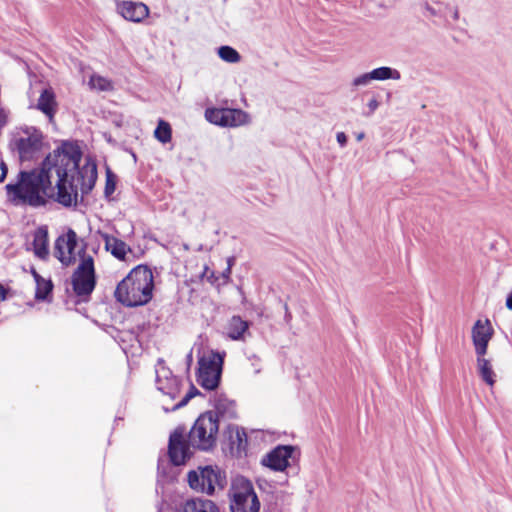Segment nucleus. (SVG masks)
Listing matches in <instances>:
<instances>
[{
    "mask_svg": "<svg viewBox=\"0 0 512 512\" xmlns=\"http://www.w3.org/2000/svg\"><path fill=\"white\" fill-rule=\"evenodd\" d=\"M81 161L76 145L63 144L46 156L39 169L22 171L16 183L6 185L10 201L40 206L48 197L66 207L76 205L79 189L88 193L97 180L95 161L88 157Z\"/></svg>",
    "mask_w": 512,
    "mask_h": 512,
    "instance_id": "obj_1",
    "label": "nucleus"
},
{
    "mask_svg": "<svg viewBox=\"0 0 512 512\" xmlns=\"http://www.w3.org/2000/svg\"><path fill=\"white\" fill-rule=\"evenodd\" d=\"M153 288L152 271L147 266L139 265L118 283L114 296L126 307L142 306L152 299Z\"/></svg>",
    "mask_w": 512,
    "mask_h": 512,
    "instance_id": "obj_2",
    "label": "nucleus"
},
{
    "mask_svg": "<svg viewBox=\"0 0 512 512\" xmlns=\"http://www.w3.org/2000/svg\"><path fill=\"white\" fill-rule=\"evenodd\" d=\"M156 386L163 394L162 407L165 412L175 411L185 406L197 393V390L194 387H191V390L187 392L177 403L169 405V401H173L179 397L182 382L172 375L170 369L163 365L156 369Z\"/></svg>",
    "mask_w": 512,
    "mask_h": 512,
    "instance_id": "obj_3",
    "label": "nucleus"
},
{
    "mask_svg": "<svg viewBox=\"0 0 512 512\" xmlns=\"http://www.w3.org/2000/svg\"><path fill=\"white\" fill-rule=\"evenodd\" d=\"M231 512H259L260 502L250 480L236 476L229 489Z\"/></svg>",
    "mask_w": 512,
    "mask_h": 512,
    "instance_id": "obj_4",
    "label": "nucleus"
},
{
    "mask_svg": "<svg viewBox=\"0 0 512 512\" xmlns=\"http://www.w3.org/2000/svg\"><path fill=\"white\" fill-rule=\"evenodd\" d=\"M218 430V419L213 412L203 413L189 432V443L200 450H210L216 445Z\"/></svg>",
    "mask_w": 512,
    "mask_h": 512,
    "instance_id": "obj_5",
    "label": "nucleus"
},
{
    "mask_svg": "<svg viewBox=\"0 0 512 512\" xmlns=\"http://www.w3.org/2000/svg\"><path fill=\"white\" fill-rule=\"evenodd\" d=\"M72 287L77 296L92 293L96 284L94 257L90 253L79 252V263L72 275Z\"/></svg>",
    "mask_w": 512,
    "mask_h": 512,
    "instance_id": "obj_6",
    "label": "nucleus"
},
{
    "mask_svg": "<svg viewBox=\"0 0 512 512\" xmlns=\"http://www.w3.org/2000/svg\"><path fill=\"white\" fill-rule=\"evenodd\" d=\"M224 355L218 352H209L203 355L199 361L198 383L205 389L217 388L223 366Z\"/></svg>",
    "mask_w": 512,
    "mask_h": 512,
    "instance_id": "obj_7",
    "label": "nucleus"
},
{
    "mask_svg": "<svg viewBox=\"0 0 512 512\" xmlns=\"http://www.w3.org/2000/svg\"><path fill=\"white\" fill-rule=\"evenodd\" d=\"M88 253L83 246L79 247L75 231L69 229L59 236L55 242V257L65 266L79 263V252Z\"/></svg>",
    "mask_w": 512,
    "mask_h": 512,
    "instance_id": "obj_8",
    "label": "nucleus"
},
{
    "mask_svg": "<svg viewBox=\"0 0 512 512\" xmlns=\"http://www.w3.org/2000/svg\"><path fill=\"white\" fill-rule=\"evenodd\" d=\"M205 118L212 124L223 127H237L250 122L249 115L241 109L208 108Z\"/></svg>",
    "mask_w": 512,
    "mask_h": 512,
    "instance_id": "obj_9",
    "label": "nucleus"
},
{
    "mask_svg": "<svg viewBox=\"0 0 512 512\" xmlns=\"http://www.w3.org/2000/svg\"><path fill=\"white\" fill-rule=\"evenodd\" d=\"M188 483L192 489L211 495L216 486L220 485V473L211 466L199 468L188 473Z\"/></svg>",
    "mask_w": 512,
    "mask_h": 512,
    "instance_id": "obj_10",
    "label": "nucleus"
},
{
    "mask_svg": "<svg viewBox=\"0 0 512 512\" xmlns=\"http://www.w3.org/2000/svg\"><path fill=\"white\" fill-rule=\"evenodd\" d=\"M116 12L122 16L125 20L141 23L150 14L149 7L143 2L131 1V0H117Z\"/></svg>",
    "mask_w": 512,
    "mask_h": 512,
    "instance_id": "obj_11",
    "label": "nucleus"
},
{
    "mask_svg": "<svg viewBox=\"0 0 512 512\" xmlns=\"http://www.w3.org/2000/svg\"><path fill=\"white\" fill-rule=\"evenodd\" d=\"M294 450L295 448L289 445L277 446L262 458L261 463L272 470L282 472L289 466V459Z\"/></svg>",
    "mask_w": 512,
    "mask_h": 512,
    "instance_id": "obj_12",
    "label": "nucleus"
},
{
    "mask_svg": "<svg viewBox=\"0 0 512 512\" xmlns=\"http://www.w3.org/2000/svg\"><path fill=\"white\" fill-rule=\"evenodd\" d=\"M493 336V328L489 320H477L472 327V341L476 355L487 353L488 344Z\"/></svg>",
    "mask_w": 512,
    "mask_h": 512,
    "instance_id": "obj_13",
    "label": "nucleus"
},
{
    "mask_svg": "<svg viewBox=\"0 0 512 512\" xmlns=\"http://www.w3.org/2000/svg\"><path fill=\"white\" fill-rule=\"evenodd\" d=\"M42 140V134L37 130L26 132L21 136L16 142L20 158L22 160L31 159L35 153L40 151Z\"/></svg>",
    "mask_w": 512,
    "mask_h": 512,
    "instance_id": "obj_14",
    "label": "nucleus"
},
{
    "mask_svg": "<svg viewBox=\"0 0 512 512\" xmlns=\"http://www.w3.org/2000/svg\"><path fill=\"white\" fill-rule=\"evenodd\" d=\"M190 449L182 431L175 430L169 440V456L173 464L182 465L190 458Z\"/></svg>",
    "mask_w": 512,
    "mask_h": 512,
    "instance_id": "obj_15",
    "label": "nucleus"
},
{
    "mask_svg": "<svg viewBox=\"0 0 512 512\" xmlns=\"http://www.w3.org/2000/svg\"><path fill=\"white\" fill-rule=\"evenodd\" d=\"M58 107L59 104L54 89L51 86L44 87L39 94L35 108L42 112L50 123H54Z\"/></svg>",
    "mask_w": 512,
    "mask_h": 512,
    "instance_id": "obj_16",
    "label": "nucleus"
},
{
    "mask_svg": "<svg viewBox=\"0 0 512 512\" xmlns=\"http://www.w3.org/2000/svg\"><path fill=\"white\" fill-rule=\"evenodd\" d=\"M178 512H220L218 506L209 499L200 497L184 501L178 508Z\"/></svg>",
    "mask_w": 512,
    "mask_h": 512,
    "instance_id": "obj_17",
    "label": "nucleus"
},
{
    "mask_svg": "<svg viewBox=\"0 0 512 512\" xmlns=\"http://www.w3.org/2000/svg\"><path fill=\"white\" fill-rule=\"evenodd\" d=\"M101 237L105 243L106 250L117 259L125 260L127 253L131 252L130 247L124 241L107 233L101 234Z\"/></svg>",
    "mask_w": 512,
    "mask_h": 512,
    "instance_id": "obj_18",
    "label": "nucleus"
},
{
    "mask_svg": "<svg viewBox=\"0 0 512 512\" xmlns=\"http://www.w3.org/2000/svg\"><path fill=\"white\" fill-rule=\"evenodd\" d=\"M213 405L217 414L223 418H234L236 416L235 402L229 400L222 394H215Z\"/></svg>",
    "mask_w": 512,
    "mask_h": 512,
    "instance_id": "obj_19",
    "label": "nucleus"
},
{
    "mask_svg": "<svg viewBox=\"0 0 512 512\" xmlns=\"http://www.w3.org/2000/svg\"><path fill=\"white\" fill-rule=\"evenodd\" d=\"M34 254L41 258L45 259L49 253L48 250V232L44 227L38 228L34 233V238L32 242Z\"/></svg>",
    "mask_w": 512,
    "mask_h": 512,
    "instance_id": "obj_20",
    "label": "nucleus"
},
{
    "mask_svg": "<svg viewBox=\"0 0 512 512\" xmlns=\"http://www.w3.org/2000/svg\"><path fill=\"white\" fill-rule=\"evenodd\" d=\"M247 446V437L244 431L236 429L230 433V451L236 457L245 454Z\"/></svg>",
    "mask_w": 512,
    "mask_h": 512,
    "instance_id": "obj_21",
    "label": "nucleus"
},
{
    "mask_svg": "<svg viewBox=\"0 0 512 512\" xmlns=\"http://www.w3.org/2000/svg\"><path fill=\"white\" fill-rule=\"evenodd\" d=\"M486 354L476 355L478 373L485 383L493 386L495 383V373L492 369L491 361L485 358Z\"/></svg>",
    "mask_w": 512,
    "mask_h": 512,
    "instance_id": "obj_22",
    "label": "nucleus"
},
{
    "mask_svg": "<svg viewBox=\"0 0 512 512\" xmlns=\"http://www.w3.org/2000/svg\"><path fill=\"white\" fill-rule=\"evenodd\" d=\"M249 323L242 320L239 316L231 318L228 325V336L233 340H241L244 334L248 331Z\"/></svg>",
    "mask_w": 512,
    "mask_h": 512,
    "instance_id": "obj_23",
    "label": "nucleus"
},
{
    "mask_svg": "<svg viewBox=\"0 0 512 512\" xmlns=\"http://www.w3.org/2000/svg\"><path fill=\"white\" fill-rule=\"evenodd\" d=\"M370 72L373 81L399 80L401 78V73L397 69L387 66L375 68Z\"/></svg>",
    "mask_w": 512,
    "mask_h": 512,
    "instance_id": "obj_24",
    "label": "nucleus"
},
{
    "mask_svg": "<svg viewBox=\"0 0 512 512\" xmlns=\"http://www.w3.org/2000/svg\"><path fill=\"white\" fill-rule=\"evenodd\" d=\"M32 274L36 282V298L45 299L53 288L51 280L43 278L35 270L32 271Z\"/></svg>",
    "mask_w": 512,
    "mask_h": 512,
    "instance_id": "obj_25",
    "label": "nucleus"
},
{
    "mask_svg": "<svg viewBox=\"0 0 512 512\" xmlns=\"http://www.w3.org/2000/svg\"><path fill=\"white\" fill-rule=\"evenodd\" d=\"M89 86L91 89L97 90V91H111L113 90V83L111 80L97 75L93 74L90 77L89 80Z\"/></svg>",
    "mask_w": 512,
    "mask_h": 512,
    "instance_id": "obj_26",
    "label": "nucleus"
},
{
    "mask_svg": "<svg viewBox=\"0 0 512 512\" xmlns=\"http://www.w3.org/2000/svg\"><path fill=\"white\" fill-rule=\"evenodd\" d=\"M155 138L161 143H168L171 140L172 131L171 126L164 120H159L158 125L154 131Z\"/></svg>",
    "mask_w": 512,
    "mask_h": 512,
    "instance_id": "obj_27",
    "label": "nucleus"
},
{
    "mask_svg": "<svg viewBox=\"0 0 512 512\" xmlns=\"http://www.w3.org/2000/svg\"><path fill=\"white\" fill-rule=\"evenodd\" d=\"M218 56L227 63H238L241 60L240 54L230 46H221L218 48Z\"/></svg>",
    "mask_w": 512,
    "mask_h": 512,
    "instance_id": "obj_28",
    "label": "nucleus"
},
{
    "mask_svg": "<svg viewBox=\"0 0 512 512\" xmlns=\"http://www.w3.org/2000/svg\"><path fill=\"white\" fill-rule=\"evenodd\" d=\"M230 274L231 269L226 268L220 277H216L213 271H210L208 267H205L203 277H206L212 284L218 283V285H224L230 280Z\"/></svg>",
    "mask_w": 512,
    "mask_h": 512,
    "instance_id": "obj_29",
    "label": "nucleus"
},
{
    "mask_svg": "<svg viewBox=\"0 0 512 512\" xmlns=\"http://www.w3.org/2000/svg\"><path fill=\"white\" fill-rule=\"evenodd\" d=\"M373 81V78L371 76V72H367V73H364V74H361L357 77H355L352 82H351V85L354 87V88H360V87H366L368 86L371 82Z\"/></svg>",
    "mask_w": 512,
    "mask_h": 512,
    "instance_id": "obj_30",
    "label": "nucleus"
},
{
    "mask_svg": "<svg viewBox=\"0 0 512 512\" xmlns=\"http://www.w3.org/2000/svg\"><path fill=\"white\" fill-rule=\"evenodd\" d=\"M116 189V176L110 169L106 170L105 195L110 196Z\"/></svg>",
    "mask_w": 512,
    "mask_h": 512,
    "instance_id": "obj_31",
    "label": "nucleus"
},
{
    "mask_svg": "<svg viewBox=\"0 0 512 512\" xmlns=\"http://www.w3.org/2000/svg\"><path fill=\"white\" fill-rule=\"evenodd\" d=\"M336 139L341 147H344L347 143V136L344 132H338L336 135Z\"/></svg>",
    "mask_w": 512,
    "mask_h": 512,
    "instance_id": "obj_32",
    "label": "nucleus"
},
{
    "mask_svg": "<svg viewBox=\"0 0 512 512\" xmlns=\"http://www.w3.org/2000/svg\"><path fill=\"white\" fill-rule=\"evenodd\" d=\"M7 174V167L3 162H0V182H3Z\"/></svg>",
    "mask_w": 512,
    "mask_h": 512,
    "instance_id": "obj_33",
    "label": "nucleus"
},
{
    "mask_svg": "<svg viewBox=\"0 0 512 512\" xmlns=\"http://www.w3.org/2000/svg\"><path fill=\"white\" fill-rule=\"evenodd\" d=\"M379 106V103L376 99H371L368 103V107L371 112H374Z\"/></svg>",
    "mask_w": 512,
    "mask_h": 512,
    "instance_id": "obj_34",
    "label": "nucleus"
},
{
    "mask_svg": "<svg viewBox=\"0 0 512 512\" xmlns=\"http://www.w3.org/2000/svg\"><path fill=\"white\" fill-rule=\"evenodd\" d=\"M506 307L509 310H512V292L508 295V297L506 299Z\"/></svg>",
    "mask_w": 512,
    "mask_h": 512,
    "instance_id": "obj_35",
    "label": "nucleus"
},
{
    "mask_svg": "<svg viewBox=\"0 0 512 512\" xmlns=\"http://www.w3.org/2000/svg\"><path fill=\"white\" fill-rule=\"evenodd\" d=\"M452 17L455 21H457L459 19V11L457 8H454L453 11H452Z\"/></svg>",
    "mask_w": 512,
    "mask_h": 512,
    "instance_id": "obj_36",
    "label": "nucleus"
},
{
    "mask_svg": "<svg viewBox=\"0 0 512 512\" xmlns=\"http://www.w3.org/2000/svg\"><path fill=\"white\" fill-rule=\"evenodd\" d=\"M234 265V258L233 257H229L227 259V268H230L232 270V266Z\"/></svg>",
    "mask_w": 512,
    "mask_h": 512,
    "instance_id": "obj_37",
    "label": "nucleus"
},
{
    "mask_svg": "<svg viewBox=\"0 0 512 512\" xmlns=\"http://www.w3.org/2000/svg\"><path fill=\"white\" fill-rule=\"evenodd\" d=\"M5 298V290L3 286L0 285V300Z\"/></svg>",
    "mask_w": 512,
    "mask_h": 512,
    "instance_id": "obj_38",
    "label": "nucleus"
},
{
    "mask_svg": "<svg viewBox=\"0 0 512 512\" xmlns=\"http://www.w3.org/2000/svg\"><path fill=\"white\" fill-rule=\"evenodd\" d=\"M365 134L363 132L357 134L356 139L357 141H361L364 138Z\"/></svg>",
    "mask_w": 512,
    "mask_h": 512,
    "instance_id": "obj_39",
    "label": "nucleus"
}]
</instances>
